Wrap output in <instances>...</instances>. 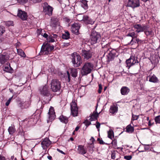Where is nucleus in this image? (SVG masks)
<instances>
[{"label": "nucleus", "mask_w": 160, "mask_h": 160, "mask_svg": "<svg viewBox=\"0 0 160 160\" xmlns=\"http://www.w3.org/2000/svg\"><path fill=\"white\" fill-rule=\"evenodd\" d=\"M51 25L52 27H55L56 26L59 25V22L58 19L57 18H52L51 19Z\"/></svg>", "instance_id": "23"}, {"label": "nucleus", "mask_w": 160, "mask_h": 160, "mask_svg": "<svg viewBox=\"0 0 160 160\" xmlns=\"http://www.w3.org/2000/svg\"><path fill=\"white\" fill-rule=\"evenodd\" d=\"M121 92L122 95H126L128 94L130 91L129 88L125 86L122 87L121 89Z\"/></svg>", "instance_id": "22"}, {"label": "nucleus", "mask_w": 160, "mask_h": 160, "mask_svg": "<svg viewBox=\"0 0 160 160\" xmlns=\"http://www.w3.org/2000/svg\"><path fill=\"white\" fill-rule=\"evenodd\" d=\"M72 62L73 66L75 67L79 66L82 63L81 58L80 56L76 53H74L72 54Z\"/></svg>", "instance_id": "3"}, {"label": "nucleus", "mask_w": 160, "mask_h": 160, "mask_svg": "<svg viewBox=\"0 0 160 160\" xmlns=\"http://www.w3.org/2000/svg\"><path fill=\"white\" fill-rule=\"evenodd\" d=\"M148 28H147V29L146 30H145L144 31V33L147 36H148L151 34L152 31H148Z\"/></svg>", "instance_id": "40"}, {"label": "nucleus", "mask_w": 160, "mask_h": 160, "mask_svg": "<svg viewBox=\"0 0 160 160\" xmlns=\"http://www.w3.org/2000/svg\"><path fill=\"white\" fill-rule=\"evenodd\" d=\"M80 24L77 23H74L72 25L71 31L73 33L78 34L79 33L80 28Z\"/></svg>", "instance_id": "14"}, {"label": "nucleus", "mask_w": 160, "mask_h": 160, "mask_svg": "<svg viewBox=\"0 0 160 160\" xmlns=\"http://www.w3.org/2000/svg\"><path fill=\"white\" fill-rule=\"evenodd\" d=\"M127 36L131 37L132 38V39L130 42L129 44H131V45H133L134 44L133 40L135 38L137 37V35L134 32H133L128 33L127 35Z\"/></svg>", "instance_id": "24"}, {"label": "nucleus", "mask_w": 160, "mask_h": 160, "mask_svg": "<svg viewBox=\"0 0 160 160\" xmlns=\"http://www.w3.org/2000/svg\"><path fill=\"white\" fill-rule=\"evenodd\" d=\"M59 119L61 122L65 123H67L68 122V118L63 115L60 116Z\"/></svg>", "instance_id": "28"}, {"label": "nucleus", "mask_w": 160, "mask_h": 160, "mask_svg": "<svg viewBox=\"0 0 160 160\" xmlns=\"http://www.w3.org/2000/svg\"><path fill=\"white\" fill-rule=\"evenodd\" d=\"M147 79L149 81L153 83H156L158 82V79L157 77L154 74L151 73L149 76L147 77Z\"/></svg>", "instance_id": "15"}, {"label": "nucleus", "mask_w": 160, "mask_h": 160, "mask_svg": "<svg viewBox=\"0 0 160 160\" xmlns=\"http://www.w3.org/2000/svg\"><path fill=\"white\" fill-rule=\"evenodd\" d=\"M7 25L8 26H13V22L12 21H8L7 23Z\"/></svg>", "instance_id": "48"}, {"label": "nucleus", "mask_w": 160, "mask_h": 160, "mask_svg": "<svg viewBox=\"0 0 160 160\" xmlns=\"http://www.w3.org/2000/svg\"><path fill=\"white\" fill-rule=\"evenodd\" d=\"M98 92L100 93V84H98Z\"/></svg>", "instance_id": "63"}, {"label": "nucleus", "mask_w": 160, "mask_h": 160, "mask_svg": "<svg viewBox=\"0 0 160 160\" xmlns=\"http://www.w3.org/2000/svg\"><path fill=\"white\" fill-rule=\"evenodd\" d=\"M82 56L84 57V59L88 60L91 58L92 54L89 50H83L82 51Z\"/></svg>", "instance_id": "16"}, {"label": "nucleus", "mask_w": 160, "mask_h": 160, "mask_svg": "<svg viewBox=\"0 0 160 160\" xmlns=\"http://www.w3.org/2000/svg\"><path fill=\"white\" fill-rule=\"evenodd\" d=\"M99 103V101H98L97 103V105L96 107V110L95 111L93 112V114L91 116L89 119V120L90 121H94L97 119V117H98V113L97 112V111H96V109H97V108L98 106V105Z\"/></svg>", "instance_id": "17"}, {"label": "nucleus", "mask_w": 160, "mask_h": 160, "mask_svg": "<svg viewBox=\"0 0 160 160\" xmlns=\"http://www.w3.org/2000/svg\"><path fill=\"white\" fill-rule=\"evenodd\" d=\"M153 124H154V122H152V123H151V120H149V122H148V125L149 126H151L152 125H153Z\"/></svg>", "instance_id": "59"}, {"label": "nucleus", "mask_w": 160, "mask_h": 160, "mask_svg": "<svg viewBox=\"0 0 160 160\" xmlns=\"http://www.w3.org/2000/svg\"><path fill=\"white\" fill-rule=\"evenodd\" d=\"M93 65L90 62L86 63L81 70V74L82 75L89 73L93 69Z\"/></svg>", "instance_id": "2"}, {"label": "nucleus", "mask_w": 160, "mask_h": 160, "mask_svg": "<svg viewBox=\"0 0 160 160\" xmlns=\"http://www.w3.org/2000/svg\"><path fill=\"white\" fill-rule=\"evenodd\" d=\"M104 143L103 142V141L101 139V144H104Z\"/></svg>", "instance_id": "64"}, {"label": "nucleus", "mask_w": 160, "mask_h": 160, "mask_svg": "<svg viewBox=\"0 0 160 160\" xmlns=\"http://www.w3.org/2000/svg\"><path fill=\"white\" fill-rule=\"evenodd\" d=\"M77 152L79 154L83 155L87 152V150L84 148L83 146L79 145L78 146Z\"/></svg>", "instance_id": "21"}, {"label": "nucleus", "mask_w": 160, "mask_h": 160, "mask_svg": "<svg viewBox=\"0 0 160 160\" xmlns=\"http://www.w3.org/2000/svg\"><path fill=\"white\" fill-rule=\"evenodd\" d=\"M71 111L72 115L74 117L77 116L78 114V108L76 103L72 102L70 104Z\"/></svg>", "instance_id": "11"}, {"label": "nucleus", "mask_w": 160, "mask_h": 160, "mask_svg": "<svg viewBox=\"0 0 160 160\" xmlns=\"http://www.w3.org/2000/svg\"><path fill=\"white\" fill-rule=\"evenodd\" d=\"M13 96H12L6 102V106H8L9 105V104H10L12 99V98H13Z\"/></svg>", "instance_id": "42"}, {"label": "nucleus", "mask_w": 160, "mask_h": 160, "mask_svg": "<svg viewBox=\"0 0 160 160\" xmlns=\"http://www.w3.org/2000/svg\"><path fill=\"white\" fill-rule=\"evenodd\" d=\"M82 18V20L85 23L91 24H92L94 23V21L90 18L88 16H84Z\"/></svg>", "instance_id": "20"}, {"label": "nucleus", "mask_w": 160, "mask_h": 160, "mask_svg": "<svg viewBox=\"0 0 160 160\" xmlns=\"http://www.w3.org/2000/svg\"><path fill=\"white\" fill-rule=\"evenodd\" d=\"M90 140L92 142V143H90V145L91 146L92 148H93L94 147L93 145V143L95 141V139L93 137H92L91 138V139H90Z\"/></svg>", "instance_id": "43"}, {"label": "nucleus", "mask_w": 160, "mask_h": 160, "mask_svg": "<svg viewBox=\"0 0 160 160\" xmlns=\"http://www.w3.org/2000/svg\"><path fill=\"white\" fill-rule=\"evenodd\" d=\"M50 36H52V37L55 39H55L57 38L58 36L56 34H53L52 35H50Z\"/></svg>", "instance_id": "51"}, {"label": "nucleus", "mask_w": 160, "mask_h": 160, "mask_svg": "<svg viewBox=\"0 0 160 160\" xmlns=\"http://www.w3.org/2000/svg\"><path fill=\"white\" fill-rule=\"evenodd\" d=\"M42 0H31V1L34 3H36L40 2Z\"/></svg>", "instance_id": "50"}, {"label": "nucleus", "mask_w": 160, "mask_h": 160, "mask_svg": "<svg viewBox=\"0 0 160 160\" xmlns=\"http://www.w3.org/2000/svg\"><path fill=\"white\" fill-rule=\"evenodd\" d=\"M108 137L111 139L114 138L113 132L112 131L110 130L108 132Z\"/></svg>", "instance_id": "34"}, {"label": "nucleus", "mask_w": 160, "mask_h": 160, "mask_svg": "<svg viewBox=\"0 0 160 160\" xmlns=\"http://www.w3.org/2000/svg\"><path fill=\"white\" fill-rule=\"evenodd\" d=\"M118 111V107L115 105H113L111 106L109 109L110 113L114 114L117 112Z\"/></svg>", "instance_id": "25"}, {"label": "nucleus", "mask_w": 160, "mask_h": 160, "mask_svg": "<svg viewBox=\"0 0 160 160\" xmlns=\"http://www.w3.org/2000/svg\"><path fill=\"white\" fill-rule=\"evenodd\" d=\"M115 151L112 152L111 154V158L112 159H114L115 158Z\"/></svg>", "instance_id": "45"}, {"label": "nucleus", "mask_w": 160, "mask_h": 160, "mask_svg": "<svg viewBox=\"0 0 160 160\" xmlns=\"http://www.w3.org/2000/svg\"><path fill=\"white\" fill-rule=\"evenodd\" d=\"M134 28L137 29L136 32L139 33L144 31L146 30L148 28V26L145 25H142L141 24H138L134 26Z\"/></svg>", "instance_id": "12"}, {"label": "nucleus", "mask_w": 160, "mask_h": 160, "mask_svg": "<svg viewBox=\"0 0 160 160\" xmlns=\"http://www.w3.org/2000/svg\"><path fill=\"white\" fill-rule=\"evenodd\" d=\"M51 87L53 92H57L60 91L61 88V82L57 79H53L51 83Z\"/></svg>", "instance_id": "4"}, {"label": "nucleus", "mask_w": 160, "mask_h": 160, "mask_svg": "<svg viewBox=\"0 0 160 160\" xmlns=\"http://www.w3.org/2000/svg\"><path fill=\"white\" fill-rule=\"evenodd\" d=\"M156 123H160V115L156 117L155 118Z\"/></svg>", "instance_id": "38"}, {"label": "nucleus", "mask_w": 160, "mask_h": 160, "mask_svg": "<svg viewBox=\"0 0 160 160\" xmlns=\"http://www.w3.org/2000/svg\"><path fill=\"white\" fill-rule=\"evenodd\" d=\"M5 31L4 28L2 26H0V35L4 33Z\"/></svg>", "instance_id": "37"}, {"label": "nucleus", "mask_w": 160, "mask_h": 160, "mask_svg": "<svg viewBox=\"0 0 160 160\" xmlns=\"http://www.w3.org/2000/svg\"><path fill=\"white\" fill-rule=\"evenodd\" d=\"M67 73L68 76V82H69L70 81V74L69 73V72L68 71H67Z\"/></svg>", "instance_id": "53"}, {"label": "nucleus", "mask_w": 160, "mask_h": 160, "mask_svg": "<svg viewBox=\"0 0 160 160\" xmlns=\"http://www.w3.org/2000/svg\"><path fill=\"white\" fill-rule=\"evenodd\" d=\"M126 131L128 132L132 133L134 130V128L132 126L131 124L128 125L126 128Z\"/></svg>", "instance_id": "29"}, {"label": "nucleus", "mask_w": 160, "mask_h": 160, "mask_svg": "<svg viewBox=\"0 0 160 160\" xmlns=\"http://www.w3.org/2000/svg\"><path fill=\"white\" fill-rule=\"evenodd\" d=\"M126 62L127 65V67L129 68L131 67L133 65L136 63H138L137 58L133 56H131L130 58L127 59Z\"/></svg>", "instance_id": "6"}, {"label": "nucleus", "mask_w": 160, "mask_h": 160, "mask_svg": "<svg viewBox=\"0 0 160 160\" xmlns=\"http://www.w3.org/2000/svg\"><path fill=\"white\" fill-rule=\"evenodd\" d=\"M64 21L67 22H69L70 21V20L67 17H65L63 18Z\"/></svg>", "instance_id": "49"}, {"label": "nucleus", "mask_w": 160, "mask_h": 160, "mask_svg": "<svg viewBox=\"0 0 160 160\" xmlns=\"http://www.w3.org/2000/svg\"><path fill=\"white\" fill-rule=\"evenodd\" d=\"M139 5V0H128L127 5L128 6L131 7L133 8L138 7Z\"/></svg>", "instance_id": "10"}, {"label": "nucleus", "mask_w": 160, "mask_h": 160, "mask_svg": "<svg viewBox=\"0 0 160 160\" xmlns=\"http://www.w3.org/2000/svg\"><path fill=\"white\" fill-rule=\"evenodd\" d=\"M48 42H53L55 41V40L52 37V36H49L47 39Z\"/></svg>", "instance_id": "36"}, {"label": "nucleus", "mask_w": 160, "mask_h": 160, "mask_svg": "<svg viewBox=\"0 0 160 160\" xmlns=\"http://www.w3.org/2000/svg\"><path fill=\"white\" fill-rule=\"evenodd\" d=\"M97 125H96V127L98 129V131L99 132V127L100 126V124L99 123V122H97Z\"/></svg>", "instance_id": "52"}, {"label": "nucleus", "mask_w": 160, "mask_h": 160, "mask_svg": "<svg viewBox=\"0 0 160 160\" xmlns=\"http://www.w3.org/2000/svg\"><path fill=\"white\" fill-rule=\"evenodd\" d=\"M62 38L65 39H68L70 38V34L68 31L65 32L64 33H63L62 36Z\"/></svg>", "instance_id": "30"}, {"label": "nucleus", "mask_w": 160, "mask_h": 160, "mask_svg": "<svg viewBox=\"0 0 160 160\" xmlns=\"http://www.w3.org/2000/svg\"><path fill=\"white\" fill-rule=\"evenodd\" d=\"M48 159L50 160H51L52 159V157L51 156H48L47 157Z\"/></svg>", "instance_id": "62"}, {"label": "nucleus", "mask_w": 160, "mask_h": 160, "mask_svg": "<svg viewBox=\"0 0 160 160\" xmlns=\"http://www.w3.org/2000/svg\"><path fill=\"white\" fill-rule=\"evenodd\" d=\"M42 35L45 38H47V39L48 37V35L46 33H44L43 35Z\"/></svg>", "instance_id": "56"}, {"label": "nucleus", "mask_w": 160, "mask_h": 160, "mask_svg": "<svg viewBox=\"0 0 160 160\" xmlns=\"http://www.w3.org/2000/svg\"><path fill=\"white\" fill-rule=\"evenodd\" d=\"M10 160H17L16 158H14V156H12L11 157Z\"/></svg>", "instance_id": "58"}, {"label": "nucleus", "mask_w": 160, "mask_h": 160, "mask_svg": "<svg viewBox=\"0 0 160 160\" xmlns=\"http://www.w3.org/2000/svg\"><path fill=\"white\" fill-rule=\"evenodd\" d=\"M81 7L84 9H87L88 8L87 1L86 0H82L81 1Z\"/></svg>", "instance_id": "27"}, {"label": "nucleus", "mask_w": 160, "mask_h": 160, "mask_svg": "<svg viewBox=\"0 0 160 160\" xmlns=\"http://www.w3.org/2000/svg\"><path fill=\"white\" fill-rule=\"evenodd\" d=\"M28 0H17L18 3L20 4H23L27 3Z\"/></svg>", "instance_id": "39"}, {"label": "nucleus", "mask_w": 160, "mask_h": 160, "mask_svg": "<svg viewBox=\"0 0 160 160\" xmlns=\"http://www.w3.org/2000/svg\"><path fill=\"white\" fill-rule=\"evenodd\" d=\"M9 58L8 54H1L0 55V63L2 64L6 62Z\"/></svg>", "instance_id": "19"}, {"label": "nucleus", "mask_w": 160, "mask_h": 160, "mask_svg": "<svg viewBox=\"0 0 160 160\" xmlns=\"http://www.w3.org/2000/svg\"><path fill=\"white\" fill-rule=\"evenodd\" d=\"M9 134H13L15 132L16 130L13 126L9 127L8 129Z\"/></svg>", "instance_id": "32"}, {"label": "nucleus", "mask_w": 160, "mask_h": 160, "mask_svg": "<svg viewBox=\"0 0 160 160\" xmlns=\"http://www.w3.org/2000/svg\"><path fill=\"white\" fill-rule=\"evenodd\" d=\"M39 91L40 94L42 96L48 97L50 95V91L47 85L40 87Z\"/></svg>", "instance_id": "5"}, {"label": "nucleus", "mask_w": 160, "mask_h": 160, "mask_svg": "<svg viewBox=\"0 0 160 160\" xmlns=\"http://www.w3.org/2000/svg\"><path fill=\"white\" fill-rule=\"evenodd\" d=\"M43 6V12L46 14L51 16L52 14L53 8L50 6L48 5L47 2L44 3Z\"/></svg>", "instance_id": "7"}, {"label": "nucleus", "mask_w": 160, "mask_h": 160, "mask_svg": "<svg viewBox=\"0 0 160 160\" xmlns=\"http://www.w3.org/2000/svg\"><path fill=\"white\" fill-rule=\"evenodd\" d=\"M124 158L127 160H130L132 158V156H125L124 157Z\"/></svg>", "instance_id": "46"}, {"label": "nucleus", "mask_w": 160, "mask_h": 160, "mask_svg": "<svg viewBox=\"0 0 160 160\" xmlns=\"http://www.w3.org/2000/svg\"><path fill=\"white\" fill-rule=\"evenodd\" d=\"M54 49L53 46H51L48 43H44L42 45L40 52V55L48 54Z\"/></svg>", "instance_id": "1"}, {"label": "nucleus", "mask_w": 160, "mask_h": 160, "mask_svg": "<svg viewBox=\"0 0 160 160\" xmlns=\"http://www.w3.org/2000/svg\"><path fill=\"white\" fill-rule=\"evenodd\" d=\"M57 150L58 152H60L61 153H62V154H65V153L63 151H62V150H60V149H59L58 148L57 149Z\"/></svg>", "instance_id": "57"}, {"label": "nucleus", "mask_w": 160, "mask_h": 160, "mask_svg": "<svg viewBox=\"0 0 160 160\" xmlns=\"http://www.w3.org/2000/svg\"><path fill=\"white\" fill-rule=\"evenodd\" d=\"M17 15L18 17L23 20H26L27 18V13L21 10H18Z\"/></svg>", "instance_id": "18"}, {"label": "nucleus", "mask_w": 160, "mask_h": 160, "mask_svg": "<svg viewBox=\"0 0 160 160\" xmlns=\"http://www.w3.org/2000/svg\"><path fill=\"white\" fill-rule=\"evenodd\" d=\"M107 60L106 62H110V61H111L112 59V54L110 52H109L108 53L107 55Z\"/></svg>", "instance_id": "33"}, {"label": "nucleus", "mask_w": 160, "mask_h": 160, "mask_svg": "<svg viewBox=\"0 0 160 160\" xmlns=\"http://www.w3.org/2000/svg\"><path fill=\"white\" fill-rule=\"evenodd\" d=\"M78 69L72 68L71 70V73L72 77H76L78 74Z\"/></svg>", "instance_id": "26"}, {"label": "nucleus", "mask_w": 160, "mask_h": 160, "mask_svg": "<svg viewBox=\"0 0 160 160\" xmlns=\"http://www.w3.org/2000/svg\"><path fill=\"white\" fill-rule=\"evenodd\" d=\"M79 127H78V126H77V127L76 128H75V130L74 131V132H75V131H78V129H79Z\"/></svg>", "instance_id": "61"}, {"label": "nucleus", "mask_w": 160, "mask_h": 160, "mask_svg": "<svg viewBox=\"0 0 160 160\" xmlns=\"http://www.w3.org/2000/svg\"><path fill=\"white\" fill-rule=\"evenodd\" d=\"M139 118V116L132 114L131 123H132V121L137 120Z\"/></svg>", "instance_id": "35"}, {"label": "nucleus", "mask_w": 160, "mask_h": 160, "mask_svg": "<svg viewBox=\"0 0 160 160\" xmlns=\"http://www.w3.org/2000/svg\"><path fill=\"white\" fill-rule=\"evenodd\" d=\"M81 16L80 15H78L77 16V19H78V20L79 21H82V18L81 19H80V18H79Z\"/></svg>", "instance_id": "55"}, {"label": "nucleus", "mask_w": 160, "mask_h": 160, "mask_svg": "<svg viewBox=\"0 0 160 160\" xmlns=\"http://www.w3.org/2000/svg\"><path fill=\"white\" fill-rule=\"evenodd\" d=\"M98 33L96 31H93L92 32L90 36V42L92 44L96 43L98 40Z\"/></svg>", "instance_id": "13"}, {"label": "nucleus", "mask_w": 160, "mask_h": 160, "mask_svg": "<svg viewBox=\"0 0 160 160\" xmlns=\"http://www.w3.org/2000/svg\"><path fill=\"white\" fill-rule=\"evenodd\" d=\"M25 104V102H21L19 103V106L22 108H26V107L24 106Z\"/></svg>", "instance_id": "44"}, {"label": "nucleus", "mask_w": 160, "mask_h": 160, "mask_svg": "<svg viewBox=\"0 0 160 160\" xmlns=\"http://www.w3.org/2000/svg\"><path fill=\"white\" fill-rule=\"evenodd\" d=\"M84 123L87 126H88L90 124H91V122H90V121H88V120H85L84 122Z\"/></svg>", "instance_id": "47"}, {"label": "nucleus", "mask_w": 160, "mask_h": 160, "mask_svg": "<svg viewBox=\"0 0 160 160\" xmlns=\"http://www.w3.org/2000/svg\"><path fill=\"white\" fill-rule=\"evenodd\" d=\"M135 38V41L133 40V43L134 44V43H136V42L138 44H139L140 43H141L142 42V41L141 40H139L138 38Z\"/></svg>", "instance_id": "41"}, {"label": "nucleus", "mask_w": 160, "mask_h": 160, "mask_svg": "<svg viewBox=\"0 0 160 160\" xmlns=\"http://www.w3.org/2000/svg\"><path fill=\"white\" fill-rule=\"evenodd\" d=\"M49 120H47V122H51L55 118V112L54 108L51 107L48 112Z\"/></svg>", "instance_id": "9"}, {"label": "nucleus", "mask_w": 160, "mask_h": 160, "mask_svg": "<svg viewBox=\"0 0 160 160\" xmlns=\"http://www.w3.org/2000/svg\"><path fill=\"white\" fill-rule=\"evenodd\" d=\"M9 69V67H5V70L7 72H11L12 71L11 70H8V69Z\"/></svg>", "instance_id": "54"}, {"label": "nucleus", "mask_w": 160, "mask_h": 160, "mask_svg": "<svg viewBox=\"0 0 160 160\" xmlns=\"http://www.w3.org/2000/svg\"><path fill=\"white\" fill-rule=\"evenodd\" d=\"M0 160H6L3 157L0 156Z\"/></svg>", "instance_id": "60"}, {"label": "nucleus", "mask_w": 160, "mask_h": 160, "mask_svg": "<svg viewBox=\"0 0 160 160\" xmlns=\"http://www.w3.org/2000/svg\"><path fill=\"white\" fill-rule=\"evenodd\" d=\"M17 51L18 55L23 57H25L26 55L24 52L21 49H17Z\"/></svg>", "instance_id": "31"}, {"label": "nucleus", "mask_w": 160, "mask_h": 160, "mask_svg": "<svg viewBox=\"0 0 160 160\" xmlns=\"http://www.w3.org/2000/svg\"><path fill=\"white\" fill-rule=\"evenodd\" d=\"M51 143V141L48 138H45L42 142L41 143L43 149L45 150V152L43 154L44 155L46 153V151L47 148H48Z\"/></svg>", "instance_id": "8"}]
</instances>
